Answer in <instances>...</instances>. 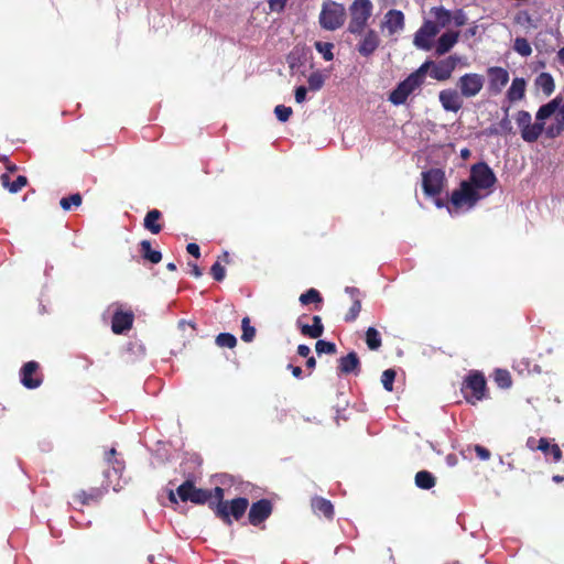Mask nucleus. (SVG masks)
Wrapping results in <instances>:
<instances>
[{
  "instance_id": "b1692460",
  "label": "nucleus",
  "mask_w": 564,
  "mask_h": 564,
  "mask_svg": "<svg viewBox=\"0 0 564 564\" xmlns=\"http://www.w3.org/2000/svg\"><path fill=\"white\" fill-rule=\"evenodd\" d=\"M338 372L340 375L358 373L360 371V360L355 351L338 359Z\"/></svg>"
},
{
  "instance_id": "a18cd8bd",
  "label": "nucleus",
  "mask_w": 564,
  "mask_h": 564,
  "mask_svg": "<svg viewBox=\"0 0 564 564\" xmlns=\"http://www.w3.org/2000/svg\"><path fill=\"white\" fill-rule=\"evenodd\" d=\"M397 372L394 369H387L382 372L381 382L383 388L391 392L393 391V382L395 380Z\"/></svg>"
},
{
  "instance_id": "8fccbe9b",
  "label": "nucleus",
  "mask_w": 564,
  "mask_h": 564,
  "mask_svg": "<svg viewBox=\"0 0 564 564\" xmlns=\"http://www.w3.org/2000/svg\"><path fill=\"white\" fill-rule=\"evenodd\" d=\"M292 112H293L292 108L286 107L284 105H278L274 108V113L281 122L288 121L290 119Z\"/></svg>"
},
{
  "instance_id": "69168bd1",
  "label": "nucleus",
  "mask_w": 564,
  "mask_h": 564,
  "mask_svg": "<svg viewBox=\"0 0 564 564\" xmlns=\"http://www.w3.org/2000/svg\"><path fill=\"white\" fill-rule=\"evenodd\" d=\"M558 112L555 116V122L556 124L561 126L564 129V112H562V109H557Z\"/></svg>"
},
{
  "instance_id": "3c124183",
  "label": "nucleus",
  "mask_w": 564,
  "mask_h": 564,
  "mask_svg": "<svg viewBox=\"0 0 564 564\" xmlns=\"http://www.w3.org/2000/svg\"><path fill=\"white\" fill-rule=\"evenodd\" d=\"M210 274L213 275V278L220 282L225 279V275H226V271H225V268L220 264L219 261H216L212 268H210Z\"/></svg>"
},
{
  "instance_id": "e2e57ef3",
  "label": "nucleus",
  "mask_w": 564,
  "mask_h": 564,
  "mask_svg": "<svg viewBox=\"0 0 564 564\" xmlns=\"http://www.w3.org/2000/svg\"><path fill=\"white\" fill-rule=\"evenodd\" d=\"M188 265L191 267V273L195 278L202 276L203 272H202L200 268L196 263L188 262Z\"/></svg>"
},
{
  "instance_id": "6ab92c4d",
  "label": "nucleus",
  "mask_w": 564,
  "mask_h": 564,
  "mask_svg": "<svg viewBox=\"0 0 564 564\" xmlns=\"http://www.w3.org/2000/svg\"><path fill=\"white\" fill-rule=\"evenodd\" d=\"M105 462L111 466L113 475L116 476V480L112 479L110 486L115 491H119L122 488L120 479L126 468L124 460L117 457V451L112 447L105 453Z\"/></svg>"
},
{
  "instance_id": "e433bc0d",
  "label": "nucleus",
  "mask_w": 564,
  "mask_h": 564,
  "mask_svg": "<svg viewBox=\"0 0 564 564\" xmlns=\"http://www.w3.org/2000/svg\"><path fill=\"white\" fill-rule=\"evenodd\" d=\"M300 302L302 305L308 304H322L323 297L316 289H310L305 293L300 295Z\"/></svg>"
},
{
  "instance_id": "9b49d317",
  "label": "nucleus",
  "mask_w": 564,
  "mask_h": 564,
  "mask_svg": "<svg viewBox=\"0 0 564 564\" xmlns=\"http://www.w3.org/2000/svg\"><path fill=\"white\" fill-rule=\"evenodd\" d=\"M485 78L477 73H467L459 77L457 87L459 93L465 98H473L477 96L484 87Z\"/></svg>"
},
{
  "instance_id": "79ce46f5",
  "label": "nucleus",
  "mask_w": 564,
  "mask_h": 564,
  "mask_svg": "<svg viewBox=\"0 0 564 564\" xmlns=\"http://www.w3.org/2000/svg\"><path fill=\"white\" fill-rule=\"evenodd\" d=\"M241 328H242L241 339L246 343L252 341L256 336V328L250 325V318L248 316L242 318Z\"/></svg>"
},
{
  "instance_id": "ddd939ff",
  "label": "nucleus",
  "mask_w": 564,
  "mask_h": 564,
  "mask_svg": "<svg viewBox=\"0 0 564 564\" xmlns=\"http://www.w3.org/2000/svg\"><path fill=\"white\" fill-rule=\"evenodd\" d=\"M20 381L26 389L33 390L39 388L43 382L40 364L34 360L25 362L20 369Z\"/></svg>"
},
{
  "instance_id": "4be33fe9",
  "label": "nucleus",
  "mask_w": 564,
  "mask_h": 564,
  "mask_svg": "<svg viewBox=\"0 0 564 564\" xmlns=\"http://www.w3.org/2000/svg\"><path fill=\"white\" fill-rule=\"evenodd\" d=\"M456 89H444L440 91L438 99L446 111L458 112L463 107V99Z\"/></svg>"
},
{
  "instance_id": "603ef678",
  "label": "nucleus",
  "mask_w": 564,
  "mask_h": 564,
  "mask_svg": "<svg viewBox=\"0 0 564 564\" xmlns=\"http://www.w3.org/2000/svg\"><path fill=\"white\" fill-rule=\"evenodd\" d=\"M563 131H564V129L561 126L556 124V122H554L553 124H551L547 128L544 127L543 132H545L547 138L554 139V138L558 137L560 134H562Z\"/></svg>"
},
{
  "instance_id": "a211bd4d",
  "label": "nucleus",
  "mask_w": 564,
  "mask_h": 564,
  "mask_svg": "<svg viewBox=\"0 0 564 564\" xmlns=\"http://www.w3.org/2000/svg\"><path fill=\"white\" fill-rule=\"evenodd\" d=\"M488 89L491 94L498 95L508 84L510 76L506 68L500 66H491L487 69Z\"/></svg>"
},
{
  "instance_id": "20e7f679",
  "label": "nucleus",
  "mask_w": 564,
  "mask_h": 564,
  "mask_svg": "<svg viewBox=\"0 0 564 564\" xmlns=\"http://www.w3.org/2000/svg\"><path fill=\"white\" fill-rule=\"evenodd\" d=\"M372 10L371 0H354L348 9L350 19L347 31L354 35L362 34L372 15Z\"/></svg>"
},
{
  "instance_id": "0eeeda50",
  "label": "nucleus",
  "mask_w": 564,
  "mask_h": 564,
  "mask_svg": "<svg viewBox=\"0 0 564 564\" xmlns=\"http://www.w3.org/2000/svg\"><path fill=\"white\" fill-rule=\"evenodd\" d=\"M346 20V9L335 1L325 2L319 13V24L324 30L335 31L343 26Z\"/></svg>"
},
{
  "instance_id": "ea45409f",
  "label": "nucleus",
  "mask_w": 564,
  "mask_h": 564,
  "mask_svg": "<svg viewBox=\"0 0 564 564\" xmlns=\"http://www.w3.org/2000/svg\"><path fill=\"white\" fill-rule=\"evenodd\" d=\"M514 51L523 57L532 54V48L529 41L524 37H517L513 44Z\"/></svg>"
},
{
  "instance_id": "7c9ffc66",
  "label": "nucleus",
  "mask_w": 564,
  "mask_h": 564,
  "mask_svg": "<svg viewBox=\"0 0 564 564\" xmlns=\"http://www.w3.org/2000/svg\"><path fill=\"white\" fill-rule=\"evenodd\" d=\"M534 84L538 89H541L545 96L553 94L555 84L550 73H541L536 76Z\"/></svg>"
},
{
  "instance_id": "13d9d810",
  "label": "nucleus",
  "mask_w": 564,
  "mask_h": 564,
  "mask_svg": "<svg viewBox=\"0 0 564 564\" xmlns=\"http://www.w3.org/2000/svg\"><path fill=\"white\" fill-rule=\"evenodd\" d=\"M513 368L520 372L529 370V362H525L523 358H521L520 360H514Z\"/></svg>"
},
{
  "instance_id": "a878e982",
  "label": "nucleus",
  "mask_w": 564,
  "mask_h": 564,
  "mask_svg": "<svg viewBox=\"0 0 564 564\" xmlns=\"http://www.w3.org/2000/svg\"><path fill=\"white\" fill-rule=\"evenodd\" d=\"M459 32L457 31H447L443 33L436 43L435 52L437 55H444L448 53L452 47L458 42Z\"/></svg>"
},
{
  "instance_id": "f704fd0d",
  "label": "nucleus",
  "mask_w": 564,
  "mask_h": 564,
  "mask_svg": "<svg viewBox=\"0 0 564 564\" xmlns=\"http://www.w3.org/2000/svg\"><path fill=\"white\" fill-rule=\"evenodd\" d=\"M436 484V478L433 476L432 473L427 470H420L415 475V485L421 488L429 490L433 488Z\"/></svg>"
},
{
  "instance_id": "f257e3e1",
  "label": "nucleus",
  "mask_w": 564,
  "mask_h": 564,
  "mask_svg": "<svg viewBox=\"0 0 564 564\" xmlns=\"http://www.w3.org/2000/svg\"><path fill=\"white\" fill-rule=\"evenodd\" d=\"M562 98L555 97L547 104L541 106L535 115V122L532 123L531 113L527 110H519L516 115V122L521 131V137L525 142H535L544 131V120L555 113Z\"/></svg>"
},
{
  "instance_id": "5fc2aeb1",
  "label": "nucleus",
  "mask_w": 564,
  "mask_h": 564,
  "mask_svg": "<svg viewBox=\"0 0 564 564\" xmlns=\"http://www.w3.org/2000/svg\"><path fill=\"white\" fill-rule=\"evenodd\" d=\"M474 451L480 460H488L491 457L490 451L481 445H475Z\"/></svg>"
},
{
  "instance_id": "412c9836",
  "label": "nucleus",
  "mask_w": 564,
  "mask_h": 564,
  "mask_svg": "<svg viewBox=\"0 0 564 564\" xmlns=\"http://www.w3.org/2000/svg\"><path fill=\"white\" fill-rule=\"evenodd\" d=\"M345 292L351 299L352 304L349 307L348 312L345 314L344 321L346 323H352L359 316V313L361 311V302L365 295L358 288L355 286H346Z\"/></svg>"
},
{
  "instance_id": "dca6fc26",
  "label": "nucleus",
  "mask_w": 564,
  "mask_h": 564,
  "mask_svg": "<svg viewBox=\"0 0 564 564\" xmlns=\"http://www.w3.org/2000/svg\"><path fill=\"white\" fill-rule=\"evenodd\" d=\"M440 32L438 25L431 20H425L414 35V45L429 51L432 47V39Z\"/></svg>"
},
{
  "instance_id": "052dcab7",
  "label": "nucleus",
  "mask_w": 564,
  "mask_h": 564,
  "mask_svg": "<svg viewBox=\"0 0 564 564\" xmlns=\"http://www.w3.org/2000/svg\"><path fill=\"white\" fill-rule=\"evenodd\" d=\"M269 3H270V8L272 10H276V9L283 10L285 7L286 0H270Z\"/></svg>"
},
{
  "instance_id": "4d7b16f0",
  "label": "nucleus",
  "mask_w": 564,
  "mask_h": 564,
  "mask_svg": "<svg viewBox=\"0 0 564 564\" xmlns=\"http://www.w3.org/2000/svg\"><path fill=\"white\" fill-rule=\"evenodd\" d=\"M186 250L187 252L195 257V258H199L200 257V248L197 243L195 242H189L187 246H186Z\"/></svg>"
},
{
  "instance_id": "f03ea898",
  "label": "nucleus",
  "mask_w": 564,
  "mask_h": 564,
  "mask_svg": "<svg viewBox=\"0 0 564 564\" xmlns=\"http://www.w3.org/2000/svg\"><path fill=\"white\" fill-rule=\"evenodd\" d=\"M215 499L210 502V509L214 514L225 524L230 525L232 521H239L249 507V500L245 497H238L231 500H225V490L221 487H215Z\"/></svg>"
},
{
  "instance_id": "774afa93",
  "label": "nucleus",
  "mask_w": 564,
  "mask_h": 564,
  "mask_svg": "<svg viewBox=\"0 0 564 564\" xmlns=\"http://www.w3.org/2000/svg\"><path fill=\"white\" fill-rule=\"evenodd\" d=\"M315 366H316V359L313 356L307 357L306 367L308 369H314Z\"/></svg>"
},
{
  "instance_id": "49530a36",
  "label": "nucleus",
  "mask_w": 564,
  "mask_h": 564,
  "mask_svg": "<svg viewBox=\"0 0 564 564\" xmlns=\"http://www.w3.org/2000/svg\"><path fill=\"white\" fill-rule=\"evenodd\" d=\"M433 68V62L426 61L424 62L415 72L411 73L410 75L414 77L421 85L424 84L425 75Z\"/></svg>"
},
{
  "instance_id": "338daca9",
  "label": "nucleus",
  "mask_w": 564,
  "mask_h": 564,
  "mask_svg": "<svg viewBox=\"0 0 564 564\" xmlns=\"http://www.w3.org/2000/svg\"><path fill=\"white\" fill-rule=\"evenodd\" d=\"M488 134L489 135H501V133L499 132V129H498V124H494L491 126L489 129H488Z\"/></svg>"
},
{
  "instance_id": "bf43d9fd",
  "label": "nucleus",
  "mask_w": 564,
  "mask_h": 564,
  "mask_svg": "<svg viewBox=\"0 0 564 564\" xmlns=\"http://www.w3.org/2000/svg\"><path fill=\"white\" fill-rule=\"evenodd\" d=\"M297 354L301 357L307 358L311 354V348L307 345L301 344L297 346Z\"/></svg>"
},
{
  "instance_id": "0e129e2a",
  "label": "nucleus",
  "mask_w": 564,
  "mask_h": 564,
  "mask_svg": "<svg viewBox=\"0 0 564 564\" xmlns=\"http://www.w3.org/2000/svg\"><path fill=\"white\" fill-rule=\"evenodd\" d=\"M538 442L539 440L531 436L527 440V447L530 448L531 451H539Z\"/></svg>"
},
{
  "instance_id": "4468645a",
  "label": "nucleus",
  "mask_w": 564,
  "mask_h": 564,
  "mask_svg": "<svg viewBox=\"0 0 564 564\" xmlns=\"http://www.w3.org/2000/svg\"><path fill=\"white\" fill-rule=\"evenodd\" d=\"M273 511V505L269 499H260L250 506L248 521L251 525L258 527L263 523Z\"/></svg>"
},
{
  "instance_id": "2f4dec72",
  "label": "nucleus",
  "mask_w": 564,
  "mask_h": 564,
  "mask_svg": "<svg viewBox=\"0 0 564 564\" xmlns=\"http://www.w3.org/2000/svg\"><path fill=\"white\" fill-rule=\"evenodd\" d=\"M140 253L144 260L153 264H156L162 260V253L158 250H153L149 240H142L140 242Z\"/></svg>"
},
{
  "instance_id": "37998d69",
  "label": "nucleus",
  "mask_w": 564,
  "mask_h": 564,
  "mask_svg": "<svg viewBox=\"0 0 564 564\" xmlns=\"http://www.w3.org/2000/svg\"><path fill=\"white\" fill-rule=\"evenodd\" d=\"M307 83H308V88L311 90H313V91L319 90L324 86L325 76L319 70L313 72L308 76Z\"/></svg>"
},
{
  "instance_id": "680f3d73",
  "label": "nucleus",
  "mask_w": 564,
  "mask_h": 564,
  "mask_svg": "<svg viewBox=\"0 0 564 564\" xmlns=\"http://www.w3.org/2000/svg\"><path fill=\"white\" fill-rule=\"evenodd\" d=\"M288 369H290L292 371V375L297 378V379H301L302 378V375H303V370L301 367L299 366H293V365H288Z\"/></svg>"
},
{
  "instance_id": "864d4df0",
  "label": "nucleus",
  "mask_w": 564,
  "mask_h": 564,
  "mask_svg": "<svg viewBox=\"0 0 564 564\" xmlns=\"http://www.w3.org/2000/svg\"><path fill=\"white\" fill-rule=\"evenodd\" d=\"M452 20L454 21L456 26H463L467 23V17L462 9L456 10L452 14Z\"/></svg>"
},
{
  "instance_id": "58836bf2",
  "label": "nucleus",
  "mask_w": 564,
  "mask_h": 564,
  "mask_svg": "<svg viewBox=\"0 0 564 564\" xmlns=\"http://www.w3.org/2000/svg\"><path fill=\"white\" fill-rule=\"evenodd\" d=\"M316 51L323 55V58L327 62L334 58L333 48L334 44L329 42L317 41L314 44Z\"/></svg>"
},
{
  "instance_id": "39448f33",
  "label": "nucleus",
  "mask_w": 564,
  "mask_h": 564,
  "mask_svg": "<svg viewBox=\"0 0 564 564\" xmlns=\"http://www.w3.org/2000/svg\"><path fill=\"white\" fill-rule=\"evenodd\" d=\"M462 392L466 401L473 405L487 398V382L480 371H470L465 378Z\"/></svg>"
},
{
  "instance_id": "a19ab883",
  "label": "nucleus",
  "mask_w": 564,
  "mask_h": 564,
  "mask_svg": "<svg viewBox=\"0 0 564 564\" xmlns=\"http://www.w3.org/2000/svg\"><path fill=\"white\" fill-rule=\"evenodd\" d=\"M83 203L82 195L79 193L72 194L67 197H63L59 200V205L64 210H69L73 206L78 207Z\"/></svg>"
},
{
  "instance_id": "4c0bfd02",
  "label": "nucleus",
  "mask_w": 564,
  "mask_h": 564,
  "mask_svg": "<svg viewBox=\"0 0 564 564\" xmlns=\"http://www.w3.org/2000/svg\"><path fill=\"white\" fill-rule=\"evenodd\" d=\"M494 380L501 389H508L512 384L511 375L508 370L497 369L495 371Z\"/></svg>"
},
{
  "instance_id": "1a4fd4ad",
  "label": "nucleus",
  "mask_w": 564,
  "mask_h": 564,
  "mask_svg": "<svg viewBox=\"0 0 564 564\" xmlns=\"http://www.w3.org/2000/svg\"><path fill=\"white\" fill-rule=\"evenodd\" d=\"M105 478L106 480L100 487H93L89 490L82 489L75 492L73 495V502L82 507L100 502L112 484V476L109 470L105 471Z\"/></svg>"
},
{
  "instance_id": "bb28decb",
  "label": "nucleus",
  "mask_w": 564,
  "mask_h": 564,
  "mask_svg": "<svg viewBox=\"0 0 564 564\" xmlns=\"http://www.w3.org/2000/svg\"><path fill=\"white\" fill-rule=\"evenodd\" d=\"M162 217L163 215L159 209L149 210L143 220L144 229L153 235L160 234L163 229Z\"/></svg>"
},
{
  "instance_id": "7ed1b4c3",
  "label": "nucleus",
  "mask_w": 564,
  "mask_h": 564,
  "mask_svg": "<svg viewBox=\"0 0 564 564\" xmlns=\"http://www.w3.org/2000/svg\"><path fill=\"white\" fill-rule=\"evenodd\" d=\"M215 488L214 489H202L197 488L193 480H185L182 485H180L176 489V494L172 490L169 494V499L171 502L176 503V495L183 502H192L194 505H205L207 503L210 508V502L215 499Z\"/></svg>"
},
{
  "instance_id": "cd10ccee",
  "label": "nucleus",
  "mask_w": 564,
  "mask_h": 564,
  "mask_svg": "<svg viewBox=\"0 0 564 564\" xmlns=\"http://www.w3.org/2000/svg\"><path fill=\"white\" fill-rule=\"evenodd\" d=\"M527 82L522 77L513 78L511 86L507 90V99L509 102L520 101L525 96Z\"/></svg>"
},
{
  "instance_id": "393cba45",
  "label": "nucleus",
  "mask_w": 564,
  "mask_h": 564,
  "mask_svg": "<svg viewBox=\"0 0 564 564\" xmlns=\"http://www.w3.org/2000/svg\"><path fill=\"white\" fill-rule=\"evenodd\" d=\"M311 507L315 514L323 516L328 520H333L335 516L333 503L323 497H313L311 500Z\"/></svg>"
},
{
  "instance_id": "6e6552de",
  "label": "nucleus",
  "mask_w": 564,
  "mask_h": 564,
  "mask_svg": "<svg viewBox=\"0 0 564 564\" xmlns=\"http://www.w3.org/2000/svg\"><path fill=\"white\" fill-rule=\"evenodd\" d=\"M485 195L476 191L471 183L462 181L459 187L454 189L451 194V205L457 210L463 207H474Z\"/></svg>"
},
{
  "instance_id": "c756f323",
  "label": "nucleus",
  "mask_w": 564,
  "mask_h": 564,
  "mask_svg": "<svg viewBox=\"0 0 564 564\" xmlns=\"http://www.w3.org/2000/svg\"><path fill=\"white\" fill-rule=\"evenodd\" d=\"M313 324H301L300 319L297 321V326L301 329L302 335L308 336L311 338H318L323 335L324 326L322 324V318L318 315L313 316Z\"/></svg>"
},
{
  "instance_id": "473e14b6",
  "label": "nucleus",
  "mask_w": 564,
  "mask_h": 564,
  "mask_svg": "<svg viewBox=\"0 0 564 564\" xmlns=\"http://www.w3.org/2000/svg\"><path fill=\"white\" fill-rule=\"evenodd\" d=\"M431 14L434 17L435 21L433 22L438 25V30L447 26L452 21V12L444 7L432 8Z\"/></svg>"
},
{
  "instance_id": "c03bdc74",
  "label": "nucleus",
  "mask_w": 564,
  "mask_h": 564,
  "mask_svg": "<svg viewBox=\"0 0 564 564\" xmlns=\"http://www.w3.org/2000/svg\"><path fill=\"white\" fill-rule=\"evenodd\" d=\"M215 341L217 346L226 348H234L237 345V338L230 333H220Z\"/></svg>"
},
{
  "instance_id": "6e6d98bb",
  "label": "nucleus",
  "mask_w": 564,
  "mask_h": 564,
  "mask_svg": "<svg viewBox=\"0 0 564 564\" xmlns=\"http://www.w3.org/2000/svg\"><path fill=\"white\" fill-rule=\"evenodd\" d=\"M307 89L304 86H299L295 88V101L297 104H302L306 99Z\"/></svg>"
},
{
  "instance_id": "09e8293b",
  "label": "nucleus",
  "mask_w": 564,
  "mask_h": 564,
  "mask_svg": "<svg viewBox=\"0 0 564 564\" xmlns=\"http://www.w3.org/2000/svg\"><path fill=\"white\" fill-rule=\"evenodd\" d=\"M508 111H509V108H506L503 118L497 123L501 135H507V134L512 133V124L509 119Z\"/></svg>"
},
{
  "instance_id": "2eb2a0df",
  "label": "nucleus",
  "mask_w": 564,
  "mask_h": 564,
  "mask_svg": "<svg viewBox=\"0 0 564 564\" xmlns=\"http://www.w3.org/2000/svg\"><path fill=\"white\" fill-rule=\"evenodd\" d=\"M359 36L360 40L356 46L357 52L364 57L371 56L381 43L378 32L373 29H365Z\"/></svg>"
},
{
  "instance_id": "423d86ee",
  "label": "nucleus",
  "mask_w": 564,
  "mask_h": 564,
  "mask_svg": "<svg viewBox=\"0 0 564 564\" xmlns=\"http://www.w3.org/2000/svg\"><path fill=\"white\" fill-rule=\"evenodd\" d=\"M467 182L475 186L479 193L486 191L489 194L497 182V177L491 167L486 162H478L470 167V174Z\"/></svg>"
},
{
  "instance_id": "f8f14e48",
  "label": "nucleus",
  "mask_w": 564,
  "mask_h": 564,
  "mask_svg": "<svg viewBox=\"0 0 564 564\" xmlns=\"http://www.w3.org/2000/svg\"><path fill=\"white\" fill-rule=\"evenodd\" d=\"M421 86L422 85L414 77L409 75L390 93L389 101L395 106L403 105L408 97Z\"/></svg>"
},
{
  "instance_id": "72a5a7b5",
  "label": "nucleus",
  "mask_w": 564,
  "mask_h": 564,
  "mask_svg": "<svg viewBox=\"0 0 564 564\" xmlns=\"http://www.w3.org/2000/svg\"><path fill=\"white\" fill-rule=\"evenodd\" d=\"M0 180L2 185L11 193H18L28 184V178L24 175H19L13 182H10L9 175L2 174Z\"/></svg>"
},
{
  "instance_id": "c9c22d12",
  "label": "nucleus",
  "mask_w": 564,
  "mask_h": 564,
  "mask_svg": "<svg viewBox=\"0 0 564 564\" xmlns=\"http://www.w3.org/2000/svg\"><path fill=\"white\" fill-rule=\"evenodd\" d=\"M366 344L370 350H378L381 347V336L375 327L366 330Z\"/></svg>"
},
{
  "instance_id": "9d476101",
  "label": "nucleus",
  "mask_w": 564,
  "mask_h": 564,
  "mask_svg": "<svg viewBox=\"0 0 564 564\" xmlns=\"http://www.w3.org/2000/svg\"><path fill=\"white\" fill-rule=\"evenodd\" d=\"M446 183L445 173L441 169H430L422 172V188L427 197L438 196Z\"/></svg>"
},
{
  "instance_id": "5701e85b",
  "label": "nucleus",
  "mask_w": 564,
  "mask_h": 564,
  "mask_svg": "<svg viewBox=\"0 0 564 564\" xmlns=\"http://www.w3.org/2000/svg\"><path fill=\"white\" fill-rule=\"evenodd\" d=\"M134 315L132 312L116 311L111 319V330L117 334H123L132 328Z\"/></svg>"
},
{
  "instance_id": "f3484780",
  "label": "nucleus",
  "mask_w": 564,
  "mask_h": 564,
  "mask_svg": "<svg viewBox=\"0 0 564 564\" xmlns=\"http://www.w3.org/2000/svg\"><path fill=\"white\" fill-rule=\"evenodd\" d=\"M458 62L459 57L456 55H451L437 63L433 62V68L430 72V76L438 82L447 80L452 77Z\"/></svg>"
},
{
  "instance_id": "aec40b11",
  "label": "nucleus",
  "mask_w": 564,
  "mask_h": 564,
  "mask_svg": "<svg viewBox=\"0 0 564 564\" xmlns=\"http://www.w3.org/2000/svg\"><path fill=\"white\" fill-rule=\"evenodd\" d=\"M404 14L400 10H389L381 22V29L387 30L389 35H393L404 29Z\"/></svg>"
},
{
  "instance_id": "c85d7f7f",
  "label": "nucleus",
  "mask_w": 564,
  "mask_h": 564,
  "mask_svg": "<svg viewBox=\"0 0 564 564\" xmlns=\"http://www.w3.org/2000/svg\"><path fill=\"white\" fill-rule=\"evenodd\" d=\"M539 451H541L545 457L551 456L554 463H557L563 457V452L556 443H551L546 437H541L538 442Z\"/></svg>"
},
{
  "instance_id": "de8ad7c7",
  "label": "nucleus",
  "mask_w": 564,
  "mask_h": 564,
  "mask_svg": "<svg viewBox=\"0 0 564 564\" xmlns=\"http://www.w3.org/2000/svg\"><path fill=\"white\" fill-rule=\"evenodd\" d=\"M315 350L319 355L321 354L333 355L336 352V345L334 343L319 339L315 344Z\"/></svg>"
}]
</instances>
